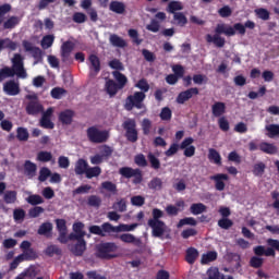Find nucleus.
Returning <instances> with one entry per match:
<instances>
[{
  "label": "nucleus",
  "mask_w": 279,
  "mask_h": 279,
  "mask_svg": "<svg viewBox=\"0 0 279 279\" xmlns=\"http://www.w3.org/2000/svg\"><path fill=\"white\" fill-rule=\"evenodd\" d=\"M16 138L21 142H27L29 141V131L23 126H19L16 129Z\"/></svg>",
  "instance_id": "41"
},
{
  "label": "nucleus",
  "mask_w": 279,
  "mask_h": 279,
  "mask_svg": "<svg viewBox=\"0 0 279 279\" xmlns=\"http://www.w3.org/2000/svg\"><path fill=\"white\" fill-rule=\"evenodd\" d=\"M17 44L10 38H0V51L9 49L10 51H16Z\"/></svg>",
  "instance_id": "30"
},
{
  "label": "nucleus",
  "mask_w": 279,
  "mask_h": 279,
  "mask_svg": "<svg viewBox=\"0 0 279 279\" xmlns=\"http://www.w3.org/2000/svg\"><path fill=\"white\" fill-rule=\"evenodd\" d=\"M119 173L122 178L130 180L133 178V184H141L143 182V170L142 169H134L132 167H122L119 169Z\"/></svg>",
  "instance_id": "7"
},
{
  "label": "nucleus",
  "mask_w": 279,
  "mask_h": 279,
  "mask_svg": "<svg viewBox=\"0 0 279 279\" xmlns=\"http://www.w3.org/2000/svg\"><path fill=\"white\" fill-rule=\"evenodd\" d=\"M117 250L119 246L114 242H102L96 246V256L102 260H112L117 258Z\"/></svg>",
  "instance_id": "3"
},
{
  "label": "nucleus",
  "mask_w": 279,
  "mask_h": 279,
  "mask_svg": "<svg viewBox=\"0 0 279 279\" xmlns=\"http://www.w3.org/2000/svg\"><path fill=\"white\" fill-rule=\"evenodd\" d=\"M101 189L105 191H108L109 193H112V195H117V184L112 183V181H105L101 183Z\"/></svg>",
  "instance_id": "51"
},
{
  "label": "nucleus",
  "mask_w": 279,
  "mask_h": 279,
  "mask_svg": "<svg viewBox=\"0 0 279 279\" xmlns=\"http://www.w3.org/2000/svg\"><path fill=\"white\" fill-rule=\"evenodd\" d=\"M73 232L78 234L80 236H86V231H84V223L83 222H74L73 223Z\"/></svg>",
  "instance_id": "61"
},
{
  "label": "nucleus",
  "mask_w": 279,
  "mask_h": 279,
  "mask_svg": "<svg viewBox=\"0 0 279 279\" xmlns=\"http://www.w3.org/2000/svg\"><path fill=\"white\" fill-rule=\"evenodd\" d=\"M184 10V4H182L181 1L172 0L168 3V7L166 9L169 14H178V12Z\"/></svg>",
  "instance_id": "29"
},
{
  "label": "nucleus",
  "mask_w": 279,
  "mask_h": 279,
  "mask_svg": "<svg viewBox=\"0 0 279 279\" xmlns=\"http://www.w3.org/2000/svg\"><path fill=\"white\" fill-rule=\"evenodd\" d=\"M53 231V225L51 222H44L37 230V234L41 236H48Z\"/></svg>",
  "instance_id": "34"
},
{
  "label": "nucleus",
  "mask_w": 279,
  "mask_h": 279,
  "mask_svg": "<svg viewBox=\"0 0 279 279\" xmlns=\"http://www.w3.org/2000/svg\"><path fill=\"white\" fill-rule=\"evenodd\" d=\"M45 254H46V256H49L50 258L53 257L54 254H56V256H61L62 248H59L58 245L52 244V245H49L48 247H46Z\"/></svg>",
  "instance_id": "42"
},
{
  "label": "nucleus",
  "mask_w": 279,
  "mask_h": 279,
  "mask_svg": "<svg viewBox=\"0 0 279 279\" xmlns=\"http://www.w3.org/2000/svg\"><path fill=\"white\" fill-rule=\"evenodd\" d=\"M112 76L114 77L116 82L114 80L109 78L105 84V90L109 97H114L119 90H123L128 85V76H125V74L119 71H113Z\"/></svg>",
  "instance_id": "2"
},
{
  "label": "nucleus",
  "mask_w": 279,
  "mask_h": 279,
  "mask_svg": "<svg viewBox=\"0 0 279 279\" xmlns=\"http://www.w3.org/2000/svg\"><path fill=\"white\" fill-rule=\"evenodd\" d=\"M73 49H75V44L71 40H68L61 46V53H73Z\"/></svg>",
  "instance_id": "58"
},
{
  "label": "nucleus",
  "mask_w": 279,
  "mask_h": 279,
  "mask_svg": "<svg viewBox=\"0 0 279 279\" xmlns=\"http://www.w3.org/2000/svg\"><path fill=\"white\" fill-rule=\"evenodd\" d=\"M87 205L92 206V208H99V206H101V197L97 195L88 196Z\"/></svg>",
  "instance_id": "54"
},
{
  "label": "nucleus",
  "mask_w": 279,
  "mask_h": 279,
  "mask_svg": "<svg viewBox=\"0 0 279 279\" xmlns=\"http://www.w3.org/2000/svg\"><path fill=\"white\" fill-rule=\"evenodd\" d=\"M211 113L217 119L226 114V102L217 101L211 106Z\"/></svg>",
  "instance_id": "25"
},
{
  "label": "nucleus",
  "mask_w": 279,
  "mask_h": 279,
  "mask_svg": "<svg viewBox=\"0 0 279 279\" xmlns=\"http://www.w3.org/2000/svg\"><path fill=\"white\" fill-rule=\"evenodd\" d=\"M27 202L31 204V206H38V204H44L45 199H43V196L38 194H33L27 197Z\"/></svg>",
  "instance_id": "56"
},
{
  "label": "nucleus",
  "mask_w": 279,
  "mask_h": 279,
  "mask_svg": "<svg viewBox=\"0 0 279 279\" xmlns=\"http://www.w3.org/2000/svg\"><path fill=\"white\" fill-rule=\"evenodd\" d=\"M109 10L114 14H125V3L117 0L111 1L109 3Z\"/></svg>",
  "instance_id": "28"
},
{
  "label": "nucleus",
  "mask_w": 279,
  "mask_h": 279,
  "mask_svg": "<svg viewBox=\"0 0 279 279\" xmlns=\"http://www.w3.org/2000/svg\"><path fill=\"white\" fill-rule=\"evenodd\" d=\"M88 61L90 63V71H94V74L98 75V73L101 71V60H99V57H97V54H90L88 57Z\"/></svg>",
  "instance_id": "22"
},
{
  "label": "nucleus",
  "mask_w": 279,
  "mask_h": 279,
  "mask_svg": "<svg viewBox=\"0 0 279 279\" xmlns=\"http://www.w3.org/2000/svg\"><path fill=\"white\" fill-rule=\"evenodd\" d=\"M101 175V167L95 166V167H87V170L85 172V177L87 180H93V178H99Z\"/></svg>",
  "instance_id": "32"
},
{
  "label": "nucleus",
  "mask_w": 279,
  "mask_h": 279,
  "mask_svg": "<svg viewBox=\"0 0 279 279\" xmlns=\"http://www.w3.org/2000/svg\"><path fill=\"white\" fill-rule=\"evenodd\" d=\"M20 256H23V260H36L38 255L36 254V251H34V248H29L20 254Z\"/></svg>",
  "instance_id": "55"
},
{
  "label": "nucleus",
  "mask_w": 279,
  "mask_h": 279,
  "mask_svg": "<svg viewBox=\"0 0 279 279\" xmlns=\"http://www.w3.org/2000/svg\"><path fill=\"white\" fill-rule=\"evenodd\" d=\"M271 199H274V203L271 204V207L277 210V215L279 217V192L278 191H272L270 193Z\"/></svg>",
  "instance_id": "62"
},
{
  "label": "nucleus",
  "mask_w": 279,
  "mask_h": 279,
  "mask_svg": "<svg viewBox=\"0 0 279 279\" xmlns=\"http://www.w3.org/2000/svg\"><path fill=\"white\" fill-rule=\"evenodd\" d=\"M208 160L215 165L221 166V155L215 148L208 149Z\"/></svg>",
  "instance_id": "35"
},
{
  "label": "nucleus",
  "mask_w": 279,
  "mask_h": 279,
  "mask_svg": "<svg viewBox=\"0 0 279 279\" xmlns=\"http://www.w3.org/2000/svg\"><path fill=\"white\" fill-rule=\"evenodd\" d=\"M19 23H21V19L13 15L3 23V29H14Z\"/></svg>",
  "instance_id": "39"
},
{
  "label": "nucleus",
  "mask_w": 279,
  "mask_h": 279,
  "mask_svg": "<svg viewBox=\"0 0 279 279\" xmlns=\"http://www.w3.org/2000/svg\"><path fill=\"white\" fill-rule=\"evenodd\" d=\"M89 234H96L97 236H107V234H112L114 232V226L110 222H104L100 227L93 225L88 228Z\"/></svg>",
  "instance_id": "10"
},
{
  "label": "nucleus",
  "mask_w": 279,
  "mask_h": 279,
  "mask_svg": "<svg viewBox=\"0 0 279 279\" xmlns=\"http://www.w3.org/2000/svg\"><path fill=\"white\" fill-rule=\"evenodd\" d=\"M50 95L52 99H62L66 95V89L62 87H54L51 89Z\"/></svg>",
  "instance_id": "50"
},
{
  "label": "nucleus",
  "mask_w": 279,
  "mask_h": 279,
  "mask_svg": "<svg viewBox=\"0 0 279 279\" xmlns=\"http://www.w3.org/2000/svg\"><path fill=\"white\" fill-rule=\"evenodd\" d=\"M114 239H120L122 243H132L135 247H143V240L141 238L134 236L132 233H122L120 235H114Z\"/></svg>",
  "instance_id": "14"
},
{
  "label": "nucleus",
  "mask_w": 279,
  "mask_h": 279,
  "mask_svg": "<svg viewBox=\"0 0 279 279\" xmlns=\"http://www.w3.org/2000/svg\"><path fill=\"white\" fill-rule=\"evenodd\" d=\"M138 223L113 226V232H134Z\"/></svg>",
  "instance_id": "38"
},
{
  "label": "nucleus",
  "mask_w": 279,
  "mask_h": 279,
  "mask_svg": "<svg viewBox=\"0 0 279 279\" xmlns=\"http://www.w3.org/2000/svg\"><path fill=\"white\" fill-rule=\"evenodd\" d=\"M88 169V161L84 158H80L74 166L75 175H85Z\"/></svg>",
  "instance_id": "20"
},
{
  "label": "nucleus",
  "mask_w": 279,
  "mask_h": 279,
  "mask_svg": "<svg viewBox=\"0 0 279 279\" xmlns=\"http://www.w3.org/2000/svg\"><path fill=\"white\" fill-rule=\"evenodd\" d=\"M217 252L216 251H208L206 254L202 255L201 264L208 265V263H215L217 259Z\"/></svg>",
  "instance_id": "33"
},
{
  "label": "nucleus",
  "mask_w": 279,
  "mask_h": 279,
  "mask_svg": "<svg viewBox=\"0 0 279 279\" xmlns=\"http://www.w3.org/2000/svg\"><path fill=\"white\" fill-rule=\"evenodd\" d=\"M134 162L137 165V167H147L149 163L147 162V158H145V155L137 154L134 157Z\"/></svg>",
  "instance_id": "60"
},
{
  "label": "nucleus",
  "mask_w": 279,
  "mask_h": 279,
  "mask_svg": "<svg viewBox=\"0 0 279 279\" xmlns=\"http://www.w3.org/2000/svg\"><path fill=\"white\" fill-rule=\"evenodd\" d=\"M142 132L144 136H149L151 134V120L144 118L142 121Z\"/></svg>",
  "instance_id": "52"
},
{
  "label": "nucleus",
  "mask_w": 279,
  "mask_h": 279,
  "mask_svg": "<svg viewBox=\"0 0 279 279\" xmlns=\"http://www.w3.org/2000/svg\"><path fill=\"white\" fill-rule=\"evenodd\" d=\"M206 205L203 203H194L190 207V213L192 215H202V213H206Z\"/></svg>",
  "instance_id": "43"
},
{
  "label": "nucleus",
  "mask_w": 279,
  "mask_h": 279,
  "mask_svg": "<svg viewBox=\"0 0 279 279\" xmlns=\"http://www.w3.org/2000/svg\"><path fill=\"white\" fill-rule=\"evenodd\" d=\"M264 263H265V259L263 257L253 256L250 259V267H253V269H260Z\"/></svg>",
  "instance_id": "53"
},
{
  "label": "nucleus",
  "mask_w": 279,
  "mask_h": 279,
  "mask_svg": "<svg viewBox=\"0 0 279 279\" xmlns=\"http://www.w3.org/2000/svg\"><path fill=\"white\" fill-rule=\"evenodd\" d=\"M145 93L143 92H135L134 95H130L126 98L125 102V110H134L136 108L137 110H143V101H145Z\"/></svg>",
  "instance_id": "8"
},
{
  "label": "nucleus",
  "mask_w": 279,
  "mask_h": 279,
  "mask_svg": "<svg viewBox=\"0 0 279 279\" xmlns=\"http://www.w3.org/2000/svg\"><path fill=\"white\" fill-rule=\"evenodd\" d=\"M112 209L117 210V213H125V210H128V201H125V198H121L113 203Z\"/></svg>",
  "instance_id": "46"
},
{
  "label": "nucleus",
  "mask_w": 279,
  "mask_h": 279,
  "mask_svg": "<svg viewBox=\"0 0 279 279\" xmlns=\"http://www.w3.org/2000/svg\"><path fill=\"white\" fill-rule=\"evenodd\" d=\"M37 170L38 166H36V163L32 162L31 160H26L24 162V173L29 180L36 175Z\"/></svg>",
  "instance_id": "23"
},
{
  "label": "nucleus",
  "mask_w": 279,
  "mask_h": 279,
  "mask_svg": "<svg viewBox=\"0 0 279 279\" xmlns=\"http://www.w3.org/2000/svg\"><path fill=\"white\" fill-rule=\"evenodd\" d=\"M184 226H192L195 227L197 226V220L193 217H185L179 220L177 223V228H184Z\"/></svg>",
  "instance_id": "44"
},
{
  "label": "nucleus",
  "mask_w": 279,
  "mask_h": 279,
  "mask_svg": "<svg viewBox=\"0 0 279 279\" xmlns=\"http://www.w3.org/2000/svg\"><path fill=\"white\" fill-rule=\"evenodd\" d=\"M147 158L151 169H155V171H158V169H160V159H158V157H156L154 153H148Z\"/></svg>",
  "instance_id": "48"
},
{
  "label": "nucleus",
  "mask_w": 279,
  "mask_h": 279,
  "mask_svg": "<svg viewBox=\"0 0 279 279\" xmlns=\"http://www.w3.org/2000/svg\"><path fill=\"white\" fill-rule=\"evenodd\" d=\"M236 32L241 36H245V25L241 23H235L233 26H228L226 24H217L215 28L216 34H225V36H235Z\"/></svg>",
  "instance_id": "5"
},
{
  "label": "nucleus",
  "mask_w": 279,
  "mask_h": 279,
  "mask_svg": "<svg viewBox=\"0 0 279 279\" xmlns=\"http://www.w3.org/2000/svg\"><path fill=\"white\" fill-rule=\"evenodd\" d=\"M109 43L110 45H112V47H118L120 49H125V47H128V41H125V39H123L117 34L110 35Z\"/></svg>",
  "instance_id": "24"
},
{
  "label": "nucleus",
  "mask_w": 279,
  "mask_h": 279,
  "mask_svg": "<svg viewBox=\"0 0 279 279\" xmlns=\"http://www.w3.org/2000/svg\"><path fill=\"white\" fill-rule=\"evenodd\" d=\"M19 193L16 191L9 190L3 194V202L7 204H16Z\"/></svg>",
  "instance_id": "37"
},
{
  "label": "nucleus",
  "mask_w": 279,
  "mask_h": 279,
  "mask_svg": "<svg viewBox=\"0 0 279 279\" xmlns=\"http://www.w3.org/2000/svg\"><path fill=\"white\" fill-rule=\"evenodd\" d=\"M148 226L151 228V235L156 239H161L167 232V223L162 220H148Z\"/></svg>",
  "instance_id": "11"
},
{
  "label": "nucleus",
  "mask_w": 279,
  "mask_h": 279,
  "mask_svg": "<svg viewBox=\"0 0 279 279\" xmlns=\"http://www.w3.org/2000/svg\"><path fill=\"white\" fill-rule=\"evenodd\" d=\"M218 226L222 230H230V228L234 226V222H232V220L229 218H221L220 220H218Z\"/></svg>",
  "instance_id": "59"
},
{
  "label": "nucleus",
  "mask_w": 279,
  "mask_h": 279,
  "mask_svg": "<svg viewBox=\"0 0 279 279\" xmlns=\"http://www.w3.org/2000/svg\"><path fill=\"white\" fill-rule=\"evenodd\" d=\"M267 244L270 247L265 248L264 256H272L276 257V252H279V240L268 239Z\"/></svg>",
  "instance_id": "18"
},
{
  "label": "nucleus",
  "mask_w": 279,
  "mask_h": 279,
  "mask_svg": "<svg viewBox=\"0 0 279 279\" xmlns=\"http://www.w3.org/2000/svg\"><path fill=\"white\" fill-rule=\"evenodd\" d=\"M172 71L174 73V76L179 80H182V77H184V66H182L181 64L173 65Z\"/></svg>",
  "instance_id": "64"
},
{
  "label": "nucleus",
  "mask_w": 279,
  "mask_h": 279,
  "mask_svg": "<svg viewBox=\"0 0 279 279\" xmlns=\"http://www.w3.org/2000/svg\"><path fill=\"white\" fill-rule=\"evenodd\" d=\"M73 117H75V111L65 109L59 113V121L63 125H71L73 123Z\"/></svg>",
  "instance_id": "17"
},
{
  "label": "nucleus",
  "mask_w": 279,
  "mask_h": 279,
  "mask_svg": "<svg viewBox=\"0 0 279 279\" xmlns=\"http://www.w3.org/2000/svg\"><path fill=\"white\" fill-rule=\"evenodd\" d=\"M268 138H276L279 136V124H268L265 126Z\"/></svg>",
  "instance_id": "40"
},
{
  "label": "nucleus",
  "mask_w": 279,
  "mask_h": 279,
  "mask_svg": "<svg viewBox=\"0 0 279 279\" xmlns=\"http://www.w3.org/2000/svg\"><path fill=\"white\" fill-rule=\"evenodd\" d=\"M173 25H178L179 27H184L186 23H189V19L182 12L173 13Z\"/></svg>",
  "instance_id": "31"
},
{
  "label": "nucleus",
  "mask_w": 279,
  "mask_h": 279,
  "mask_svg": "<svg viewBox=\"0 0 279 279\" xmlns=\"http://www.w3.org/2000/svg\"><path fill=\"white\" fill-rule=\"evenodd\" d=\"M26 99L29 100L25 107L26 114H29L31 117H36L37 114L44 112L45 107L43 106V104H40V100H38V96L27 95Z\"/></svg>",
  "instance_id": "6"
},
{
  "label": "nucleus",
  "mask_w": 279,
  "mask_h": 279,
  "mask_svg": "<svg viewBox=\"0 0 279 279\" xmlns=\"http://www.w3.org/2000/svg\"><path fill=\"white\" fill-rule=\"evenodd\" d=\"M259 149L264 154H268L269 156H275V154H278V147L271 143L262 142L259 144Z\"/></svg>",
  "instance_id": "26"
},
{
  "label": "nucleus",
  "mask_w": 279,
  "mask_h": 279,
  "mask_svg": "<svg viewBox=\"0 0 279 279\" xmlns=\"http://www.w3.org/2000/svg\"><path fill=\"white\" fill-rule=\"evenodd\" d=\"M199 257V252L195 247H189L185 253V260L189 265H195V262Z\"/></svg>",
  "instance_id": "27"
},
{
  "label": "nucleus",
  "mask_w": 279,
  "mask_h": 279,
  "mask_svg": "<svg viewBox=\"0 0 279 279\" xmlns=\"http://www.w3.org/2000/svg\"><path fill=\"white\" fill-rule=\"evenodd\" d=\"M180 208H184V201H179L175 205H168L166 213L169 217H178L179 213L182 211Z\"/></svg>",
  "instance_id": "21"
},
{
  "label": "nucleus",
  "mask_w": 279,
  "mask_h": 279,
  "mask_svg": "<svg viewBox=\"0 0 279 279\" xmlns=\"http://www.w3.org/2000/svg\"><path fill=\"white\" fill-rule=\"evenodd\" d=\"M265 169H267L265 162L259 161L253 166V174L257 178H262V175L265 173Z\"/></svg>",
  "instance_id": "45"
},
{
  "label": "nucleus",
  "mask_w": 279,
  "mask_h": 279,
  "mask_svg": "<svg viewBox=\"0 0 279 279\" xmlns=\"http://www.w3.org/2000/svg\"><path fill=\"white\" fill-rule=\"evenodd\" d=\"M31 53L35 60L34 64H38V62H43V51L40 50L39 47H35Z\"/></svg>",
  "instance_id": "63"
},
{
  "label": "nucleus",
  "mask_w": 279,
  "mask_h": 279,
  "mask_svg": "<svg viewBox=\"0 0 279 279\" xmlns=\"http://www.w3.org/2000/svg\"><path fill=\"white\" fill-rule=\"evenodd\" d=\"M148 189H151L153 191H161L162 190V179L155 177L151 179V181L148 183Z\"/></svg>",
  "instance_id": "49"
},
{
  "label": "nucleus",
  "mask_w": 279,
  "mask_h": 279,
  "mask_svg": "<svg viewBox=\"0 0 279 279\" xmlns=\"http://www.w3.org/2000/svg\"><path fill=\"white\" fill-rule=\"evenodd\" d=\"M70 252H72L74 256H84V253L86 252V240L83 238L76 242L71 246Z\"/></svg>",
  "instance_id": "19"
},
{
  "label": "nucleus",
  "mask_w": 279,
  "mask_h": 279,
  "mask_svg": "<svg viewBox=\"0 0 279 279\" xmlns=\"http://www.w3.org/2000/svg\"><path fill=\"white\" fill-rule=\"evenodd\" d=\"M3 92L10 95V97H15V95L21 93V86L14 80H10L3 84Z\"/></svg>",
  "instance_id": "15"
},
{
  "label": "nucleus",
  "mask_w": 279,
  "mask_h": 279,
  "mask_svg": "<svg viewBox=\"0 0 279 279\" xmlns=\"http://www.w3.org/2000/svg\"><path fill=\"white\" fill-rule=\"evenodd\" d=\"M87 138L89 143L100 145L101 143H108L110 132L107 130H99L97 126H89L87 129Z\"/></svg>",
  "instance_id": "4"
},
{
  "label": "nucleus",
  "mask_w": 279,
  "mask_h": 279,
  "mask_svg": "<svg viewBox=\"0 0 279 279\" xmlns=\"http://www.w3.org/2000/svg\"><path fill=\"white\" fill-rule=\"evenodd\" d=\"M37 160L39 162H56V159H53V155L50 151L41 150L37 154Z\"/></svg>",
  "instance_id": "36"
},
{
  "label": "nucleus",
  "mask_w": 279,
  "mask_h": 279,
  "mask_svg": "<svg viewBox=\"0 0 279 279\" xmlns=\"http://www.w3.org/2000/svg\"><path fill=\"white\" fill-rule=\"evenodd\" d=\"M159 117H160L161 121H169L173 117V112L171 111V108L163 107L161 109Z\"/></svg>",
  "instance_id": "57"
},
{
  "label": "nucleus",
  "mask_w": 279,
  "mask_h": 279,
  "mask_svg": "<svg viewBox=\"0 0 279 279\" xmlns=\"http://www.w3.org/2000/svg\"><path fill=\"white\" fill-rule=\"evenodd\" d=\"M209 180L215 182L216 191H226V182L230 180V177L226 173H217L209 177Z\"/></svg>",
  "instance_id": "13"
},
{
  "label": "nucleus",
  "mask_w": 279,
  "mask_h": 279,
  "mask_svg": "<svg viewBox=\"0 0 279 279\" xmlns=\"http://www.w3.org/2000/svg\"><path fill=\"white\" fill-rule=\"evenodd\" d=\"M122 128L125 131V138L129 141V143H136V141H138V130H136V120H125L122 123Z\"/></svg>",
  "instance_id": "9"
},
{
  "label": "nucleus",
  "mask_w": 279,
  "mask_h": 279,
  "mask_svg": "<svg viewBox=\"0 0 279 279\" xmlns=\"http://www.w3.org/2000/svg\"><path fill=\"white\" fill-rule=\"evenodd\" d=\"M56 40V37L53 35H46L43 37L40 46L43 49H49L53 46V41Z\"/></svg>",
  "instance_id": "47"
},
{
  "label": "nucleus",
  "mask_w": 279,
  "mask_h": 279,
  "mask_svg": "<svg viewBox=\"0 0 279 279\" xmlns=\"http://www.w3.org/2000/svg\"><path fill=\"white\" fill-rule=\"evenodd\" d=\"M197 95H199V88L197 87H192L186 90H183L179 93V95L177 96V104H181V105L186 104L189 99H193V97Z\"/></svg>",
  "instance_id": "12"
},
{
  "label": "nucleus",
  "mask_w": 279,
  "mask_h": 279,
  "mask_svg": "<svg viewBox=\"0 0 279 279\" xmlns=\"http://www.w3.org/2000/svg\"><path fill=\"white\" fill-rule=\"evenodd\" d=\"M20 77L25 80L27 77V71L25 70V64L23 62V56L21 53H15L12 59V68L5 65L0 69V82L8 80V77Z\"/></svg>",
  "instance_id": "1"
},
{
  "label": "nucleus",
  "mask_w": 279,
  "mask_h": 279,
  "mask_svg": "<svg viewBox=\"0 0 279 279\" xmlns=\"http://www.w3.org/2000/svg\"><path fill=\"white\" fill-rule=\"evenodd\" d=\"M221 34L223 33H216L215 35H206V41L207 43H213L216 47L219 49L226 47V38L221 37Z\"/></svg>",
  "instance_id": "16"
}]
</instances>
